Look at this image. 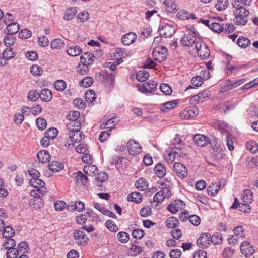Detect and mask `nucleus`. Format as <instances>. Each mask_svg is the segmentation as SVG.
<instances>
[{
	"label": "nucleus",
	"mask_w": 258,
	"mask_h": 258,
	"mask_svg": "<svg viewBox=\"0 0 258 258\" xmlns=\"http://www.w3.org/2000/svg\"><path fill=\"white\" fill-rule=\"evenodd\" d=\"M249 11L244 7H241L235 10L234 22L238 25H244L248 21Z\"/></svg>",
	"instance_id": "1"
},
{
	"label": "nucleus",
	"mask_w": 258,
	"mask_h": 258,
	"mask_svg": "<svg viewBox=\"0 0 258 258\" xmlns=\"http://www.w3.org/2000/svg\"><path fill=\"white\" fill-rule=\"evenodd\" d=\"M196 49L198 56L202 59H208L210 52L208 46L202 41H197L196 44Z\"/></svg>",
	"instance_id": "2"
},
{
	"label": "nucleus",
	"mask_w": 258,
	"mask_h": 258,
	"mask_svg": "<svg viewBox=\"0 0 258 258\" xmlns=\"http://www.w3.org/2000/svg\"><path fill=\"white\" fill-rule=\"evenodd\" d=\"M167 49L165 46H159L154 49L152 52L154 59L161 62L166 59Z\"/></svg>",
	"instance_id": "3"
},
{
	"label": "nucleus",
	"mask_w": 258,
	"mask_h": 258,
	"mask_svg": "<svg viewBox=\"0 0 258 258\" xmlns=\"http://www.w3.org/2000/svg\"><path fill=\"white\" fill-rule=\"evenodd\" d=\"M157 83L153 80H150L148 82L144 83L143 85L138 84L137 87L139 90L143 93H151L153 92L157 88Z\"/></svg>",
	"instance_id": "4"
},
{
	"label": "nucleus",
	"mask_w": 258,
	"mask_h": 258,
	"mask_svg": "<svg viewBox=\"0 0 258 258\" xmlns=\"http://www.w3.org/2000/svg\"><path fill=\"white\" fill-rule=\"evenodd\" d=\"M173 170L176 175L181 179L185 178L187 175V169L185 166L180 163H175Z\"/></svg>",
	"instance_id": "5"
},
{
	"label": "nucleus",
	"mask_w": 258,
	"mask_h": 258,
	"mask_svg": "<svg viewBox=\"0 0 258 258\" xmlns=\"http://www.w3.org/2000/svg\"><path fill=\"white\" fill-rule=\"evenodd\" d=\"M73 237L79 245H83L87 243L89 238L84 231L80 229L75 230L73 232Z\"/></svg>",
	"instance_id": "6"
},
{
	"label": "nucleus",
	"mask_w": 258,
	"mask_h": 258,
	"mask_svg": "<svg viewBox=\"0 0 258 258\" xmlns=\"http://www.w3.org/2000/svg\"><path fill=\"white\" fill-rule=\"evenodd\" d=\"M128 152L132 155H136L141 152L142 147L140 144L134 140H130L126 144Z\"/></svg>",
	"instance_id": "7"
},
{
	"label": "nucleus",
	"mask_w": 258,
	"mask_h": 258,
	"mask_svg": "<svg viewBox=\"0 0 258 258\" xmlns=\"http://www.w3.org/2000/svg\"><path fill=\"white\" fill-rule=\"evenodd\" d=\"M185 204L181 200H175L171 202L167 207V209L172 214L177 213L179 210L184 208Z\"/></svg>",
	"instance_id": "8"
},
{
	"label": "nucleus",
	"mask_w": 258,
	"mask_h": 258,
	"mask_svg": "<svg viewBox=\"0 0 258 258\" xmlns=\"http://www.w3.org/2000/svg\"><path fill=\"white\" fill-rule=\"evenodd\" d=\"M29 184L32 187L37 188L40 193L44 195V193L46 192L45 190L40 189L41 188H43L45 185V182L42 180L38 178L32 177L29 180Z\"/></svg>",
	"instance_id": "9"
},
{
	"label": "nucleus",
	"mask_w": 258,
	"mask_h": 258,
	"mask_svg": "<svg viewBox=\"0 0 258 258\" xmlns=\"http://www.w3.org/2000/svg\"><path fill=\"white\" fill-rule=\"evenodd\" d=\"M197 244L203 248L208 247V245L212 242L211 235L208 233H204L201 235L198 239Z\"/></svg>",
	"instance_id": "10"
},
{
	"label": "nucleus",
	"mask_w": 258,
	"mask_h": 258,
	"mask_svg": "<svg viewBox=\"0 0 258 258\" xmlns=\"http://www.w3.org/2000/svg\"><path fill=\"white\" fill-rule=\"evenodd\" d=\"M75 130L69 133V138L72 144L74 143L80 142L84 138V135L80 132V128H79L78 126Z\"/></svg>",
	"instance_id": "11"
},
{
	"label": "nucleus",
	"mask_w": 258,
	"mask_h": 258,
	"mask_svg": "<svg viewBox=\"0 0 258 258\" xmlns=\"http://www.w3.org/2000/svg\"><path fill=\"white\" fill-rule=\"evenodd\" d=\"M181 44L185 46H192L194 43L196 44V33H189L185 34L180 40Z\"/></svg>",
	"instance_id": "12"
},
{
	"label": "nucleus",
	"mask_w": 258,
	"mask_h": 258,
	"mask_svg": "<svg viewBox=\"0 0 258 258\" xmlns=\"http://www.w3.org/2000/svg\"><path fill=\"white\" fill-rule=\"evenodd\" d=\"M160 34L165 37H170L175 33V28L173 26L166 24L159 28Z\"/></svg>",
	"instance_id": "13"
},
{
	"label": "nucleus",
	"mask_w": 258,
	"mask_h": 258,
	"mask_svg": "<svg viewBox=\"0 0 258 258\" xmlns=\"http://www.w3.org/2000/svg\"><path fill=\"white\" fill-rule=\"evenodd\" d=\"M240 250L246 256H251L254 252V248L250 243L247 242H243L241 243Z\"/></svg>",
	"instance_id": "14"
},
{
	"label": "nucleus",
	"mask_w": 258,
	"mask_h": 258,
	"mask_svg": "<svg viewBox=\"0 0 258 258\" xmlns=\"http://www.w3.org/2000/svg\"><path fill=\"white\" fill-rule=\"evenodd\" d=\"M193 140L197 145L201 147H204L210 143L209 138L201 134L195 135L193 137Z\"/></svg>",
	"instance_id": "15"
},
{
	"label": "nucleus",
	"mask_w": 258,
	"mask_h": 258,
	"mask_svg": "<svg viewBox=\"0 0 258 258\" xmlns=\"http://www.w3.org/2000/svg\"><path fill=\"white\" fill-rule=\"evenodd\" d=\"M136 39V34L134 32H130L123 35L121 38V42L125 45H130L134 43Z\"/></svg>",
	"instance_id": "16"
},
{
	"label": "nucleus",
	"mask_w": 258,
	"mask_h": 258,
	"mask_svg": "<svg viewBox=\"0 0 258 258\" xmlns=\"http://www.w3.org/2000/svg\"><path fill=\"white\" fill-rule=\"evenodd\" d=\"M210 95V91L209 90H205L199 94L194 95L191 101L196 103L203 102Z\"/></svg>",
	"instance_id": "17"
},
{
	"label": "nucleus",
	"mask_w": 258,
	"mask_h": 258,
	"mask_svg": "<svg viewBox=\"0 0 258 258\" xmlns=\"http://www.w3.org/2000/svg\"><path fill=\"white\" fill-rule=\"evenodd\" d=\"M119 121V120L117 116L113 117L108 119L105 123L101 124L100 128L101 129L109 128V130H111V128H114V126L118 123Z\"/></svg>",
	"instance_id": "18"
},
{
	"label": "nucleus",
	"mask_w": 258,
	"mask_h": 258,
	"mask_svg": "<svg viewBox=\"0 0 258 258\" xmlns=\"http://www.w3.org/2000/svg\"><path fill=\"white\" fill-rule=\"evenodd\" d=\"M19 25L18 23L15 22L8 25L5 30V32L7 35L13 36L16 34L19 31Z\"/></svg>",
	"instance_id": "19"
},
{
	"label": "nucleus",
	"mask_w": 258,
	"mask_h": 258,
	"mask_svg": "<svg viewBox=\"0 0 258 258\" xmlns=\"http://www.w3.org/2000/svg\"><path fill=\"white\" fill-rule=\"evenodd\" d=\"M244 65H239L234 66L231 64L229 62H228L226 66V72L225 73L227 75L229 74H235L238 73L240 70L244 67Z\"/></svg>",
	"instance_id": "20"
},
{
	"label": "nucleus",
	"mask_w": 258,
	"mask_h": 258,
	"mask_svg": "<svg viewBox=\"0 0 258 258\" xmlns=\"http://www.w3.org/2000/svg\"><path fill=\"white\" fill-rule=\"evenodd\" d=\"M74 175L75 176V180L78 186L84 185L87 183V177L84 175L81 171L75 173Z\"/></svg>",
	"instance_id": "21"
},
{
	"label": "nucleus",
	"mask_w": 258,
	"mask_h": 258,
	"mask_svg": "<svg viewBox=\"0 0 258 258\" xmlns=\"http://www.w3.org/2000/svg\"><path fill=\"white\" fill-rule=\"evenodd\" d=\"M94 55L90 52H85L80 57V61L82 63L88 65L91 64L94 61Z\"/></svg>",
	"instance_id": "22"
},
{
	"label": "nucleus",
	"mask_w": 258,
	"mask_h": 258,
	"mask_svg": "<svg viewBox=\"0 0 258 258\" xmlns=\"http://www.w3.org/2000/svg\"><path fill=\"white\" fill-rule=\"evenodd\" d=\"M66 52L68 55L71 56H76L82 53V49L77 45L71 46L67 48Z\"/></svg>",
	"instance_id": "23"
},
{
	"label": "nucleus",
	"mask_w": 258,
	"mask_h": 258,
	"mask_svg": "<svg viewBox=\"0 0 258 258\" xmlns=\"http://www.w3.org/2000/svg\"><path fill=\"white\" fill-rule=\"evenodd\" d=\"M253 200V194L250 190H245L242 193L241 203L246 204H250Z\"/></svg>",
	"instance_id": "24"
},
{
	"label": "nucleus",
	"mask_w": 258,
	"mask_h": 258,
	"mask_svg": "<svg viewBox=\"0 0 258 258\" xmlns=\"http://www.w3.org/2000/svg\"><path fill=\"white\" fill-rule=\"evenodd\" d=\"M179 103L177 100H172L163 103L161 108L162 112H166L167 111L173 109Z\"/></svg>",
	"instance_id": "25"
},
{
	"label": "nucleus",
	"mask_w": 258,
	"mask_h": 258,
	"mask_svg": "<svg viewBox=\"0 0 258 258\" xmlns=\"http://www.w3.org/2000/svg\"><path fill=\"white\" fill-rule=\"evenodd\" d=\"M52 95L51 92L48 89H44L41 91L39 93V98L41 100L45 102H48L52 99Z\"/></svg>",
	"instance_id": "26"
},
{
	"label": "nucleus",
	"mask_w": 258,
	"mask_h": 258,
	"mask_svg": "<svg viewBox=\"0 0 258 258\" xmlns=\"http://www.w3.org/2000/svg\"><path fill=\"white\" fill-rule=\"evenodd\" d=\"M37 156L40 162L42 163H46L50 160V155L46 151L41 150L37 154Z\"/></svg>",
	"instance_id": "27"
},
{
	"label": "nucleus",
	"mask_w": 258,
	"mask_h": 258,
	"mask_svg": "<svg viewBox=\"0 0 258 258\" xmlns=\"http://www.w3.org/2000/svg\"><path fill=\"white\" fill-rule=\"evenodd\" d=\"M49 169L52 172H58L63 168L62 163L57 161H53L48 164Z\"/></svg>",
	"instance_id": "28"
},
{
	"label": "nucleus",
	"mask_w": 258,
	"mask_h": 258,
	"mask_svg": "<svg viewBox=\"0 0 258 258\" xmlns=\"http://www.w3.org/2000/svg\"><path fill=\"white\" fill-rule=\"evenodd\" d=\"M155 174L159 177H164L166 172V170L164 165L162 163H158L154 168Z\"/></svg>",
	"instance_id": "29"
},
{
	"label": "nucleus",
	"mask_w": 258,
	"mask_h": 258,
	"mask_svg": "<svg viewBox=\"0 0 258 258\" xmlns=\"http://www.w3.org/2000/svg\"><path fill=\"white\" fill-rule=\"evenodd\" d=\"M77 9L75 7L68 8L66 10L63 16V19L65 20L69 21L74 18V17L77 14Z\"/></svg>",
	"instance_id": "30"
},
{
	"label": "nucleus",
	"mask_w": 258,
	"mask_h": 258,
	"mask_svg": "<svg viewBox=\"0 0 258 258\" xmlns=\"http://www.w3.org/2000/svg\"><path fill=\"white\" fill-rule=\"evenodd\" d=\"M213 126L217 130L220 131L221 133H226V135L228 134L227 132V127L226 124L222 121H216L213 124Z\"/></svg>",
	"instance_id": "31"
},
{
	"label": "nucleus",
	"mask_w": 258,
	"mask_h": 258,
	"mask_svg": "<svg viewBox=\"0 0 258 258\" xmlns=\"http://www.w3.org/2000/svg\"><path fill=\"white\" fill-rule=\"evenodd\" d=\"M142 199V195L138 192H134L127 196V200L128 201L133 202L139 203L141 202Z\"/></svg>",
	"instance_id": "32"
},
{
	"label": "nucleus",
	"mask_w": 258,
	"mask_h": 258,
	"mask_svg": "<svg viewBox=\"0 0 258 258\" xmlns=\"http://www.w3.org/2000/svg\"><path fill=\"white\" fill-rule=\"evenodd\" d=\"M251 43V41L247 38L243 36L240 37L237 40V44L241 48H246Z\"/></svg>",
	"instance_id": "33"
},
{
	"label": "nucleus",
	"mask_w": 258,
	"mask_h": 258,
	"mask_svg": "<svg viewBox=\"0 0 258 258\" xmlns=\"http://www.w3.org/2000/svg\"><path fill=\"white\" fill-rule=\"evenodd\" d=\"M135 185L139 190L144 191L147 189L148 183L145 179L140 178L136 182Z\"/></svg>",
	"instance_id": "34"
},
{
	"label": "nucleus",
	"mask_w": 258,
	"mask_h": 258,
	"mask_svg": "<svg viewBox=\"0 0 258 258\" xmlns=\"http://www.w3.org/2000/svg\"><path fill=\"white\" fill-rule=\"evenodd\" d=\"M180 153L177 151H174L172 149L171 151L168 153L165 156V159L169 164L172 163L174 161L175 158L179 156Z\"/></svg>",
	"instance_id": "35"
},
{
	"label": "nucleus",
	"mask_w": 258,
	"mask_h": 258,
	"mask_svg": "<svg viewBox=\"0 0 258 258\" xmlns=\"http://www.w3.org/2000/svg\"><path fill=\"white\" fill-rule=\"evenodd\" d=\"M16 249L20 255L27 253L29 248L27 243L25 241H22L19 244Z\"/></svg>",
	"instance_id": "36"
},
{
	"label": "nucleus",
	"mask_w": 258,
	"mask_h": 258,
	"mask_svg": "<svg viewBox=\"0 0 258 258\" xmlns=\"http://www.w3.org/2000/svg\"><path fill=\"white\" fill-rule=\"evenodd\" d=\"M229 5L228 0H217L215 3V8L219 11L225 10Z\"/></svg>",
	"instance_id": "37"
},
{
	"label": "nucleus",
	"mask_w": 258,
	"mask_h": 258,
	"mask_svg": "<svg viewBox=\"0 0 258 258\" xmlns=\"http://www.w3.org/2000/svg\"><path fill=\"white\" fill-rule=\"evenodd\" d=\"M149 77V73L145 70L140 71L136 74V79L140 82H144Z\"/></svg>",
	"instance_id": "38"
},
{
	"label": "nucleus",
	"mask_w": 258,
	"mask_h": 258,
	"mask_svg": "<svg viewBox=\"0 0 258 258\" xmlns=\"http://www.w3.org/2000/svg\"><path fill=\"white\" fill-rule=\"evenodd\" d=\"M220 188V185L217 183H212L211 185L209 186L207 188V192L209 195L213 196L217 194Z\"/></svg>",
	"instance_id": "39"
},
{
	"label": "nucleus",
	"mask_w": 258,
	"mask_h": 258,
	"mask_svg": "<svg viewBox=\"0 0 258 258\" xmlns=\"http://www.w3.org/2000/svg\"><path fill=\"white\" fill-rule=\"evenodd\" d=\"M179 220L175 217L168 218L166 221V226L170 228H173L178 226Z\"/></svg>",
	"instance_id": "40"
},
{
	"label": "nucleus",
	"mask_w": 258,
	"mask_h": 258,
	"mask_svg": "<svg viewBox=\"0 0 258 258\" xmlns=\"http://www.w3.org/2000/svg\"><path fill=\"white\" fill-rule=\"evenodd\" d=\"M64 45V41L61 39H55L51 43V47L53 49H60Z\"/></svg>",
	"instance_id": "41"
},
{
	"label": "nucleus",
	"mask_w": 258,
	"mask_h": 258,
	"mask_svg": "<svg viewBox=\"0 0 258 258\" xmlns=\"http://www.w3.org/2000/svg\"><path fill=\"white\" fill-rule=\"evenodd\" d=\"M235 107V104L234 103H227L224 104L222 105L219 107V110L221 112H223L224 113H227L229 112L230 110H232L234 109Z\"/></svg>",
	"instance_id": "42"
},
{
	"label": "nucleus",
	"mask_w": 258,
	"mask_h": 258,
	"mask_svg": "<svg viewBox=\"0 0 258 258\" xmlns=\"http://www.w3.org/2000/svg\"><path fill=\"white\" fill-rule=\"evenodd\" d=\"M247 150L252 153H255L258 151V144L254 141H250L246 145Z\"/></svg>",
	"instance_id": "43"
},
{
	"label": "nucleus",
	"mask_w": 258,
	"mask_h": 258,
	"mask_svg": "<svg viewBox=\"0 0 258 258\" xmlns=\"http://www.w3.org/2000/svg\"><path fill=\"white\" fill-rule=\"evenodd\" d=\"M5 242L3 244V247L5 249L10 250L14 248L16 245V241L14 239L11 238H6Z\"/></svg>",
	"instance_id": "44"
},
{
	"label": "nucleus",
	"mask_w": 258,
	"mask_h": 258,
	"mask_svg": "<svg viewBox=\"0 0 258 258\" xmlns=\"http://www.w3.org/2000/svg\"><path fill=\"white\" fill-rule=\"evenodd\" d=\"M183 113L185 115L184 116L187 118L194 117L198 114V110L197 107H191L189 108L187 110H184Z\"/></svg>",
	"instance_id": "45"
},
{
	"label": "nucleus",
	"mask_w": 258,
	"mask_h": 258,
	"mask_svg": "<svg viewBox=\"0 0 258 258\" xmlns=\"http://www.w3.org/2000/svg\"><path fill=\"white\" fill-rule=\"evenodd\" d=\"M178 17L182 20L185 19H196V17L193 14H190L187 12V11L185 10H183L181 12H179L178 13Z\"/></svg>",
	"instance_id": "46"
},
{
	"label": "nucleus",
	"mask_w": 258,
	"mask_h": 258,
	"mask_svg": "<svg viewBox=\"0 0 258 258\" xmlns=\"http://www.w3.org/2000/svg\"><path fill=\"white\" fill-rule=\"evenodd\" d=\"M80 115V112L78 111H70L66 115V118L70 121H78L77 120Z\"/></svg>",
	"instance_id": "47"
},
{
	"label": "nucleus",
	"mask_w": 258,
	"mask_h": 258,
	"mask_svg": "<svg viewBox=\"0 0 258 258\" xmlns=\"http://www.w3.org/2000/svg\"><path fill=\"white\" fill-rule=\"evenodd\" d=\"M165 5L166 7V10L170 13H175L177 10V5L175 3L174 0L168 1Z\"/></svg>",
	"instance_id": "48"
},
{
	"label": "nucleus",
	"mask_w": 258,
	"mask_h": 258,
	"mask_svg": "<svg viewBox=\"0 0 258 258\" xmlns=\"http://www.w3.org/2000/svg\"><path fill=\"white\" fill-rule=\"evenodd\" d=\"M213 156L217 160L222 159L225 156L224 151L222 147L217 148L212 151Z\"/></svg>",
	"instance_id": "49"
},
{
	"label": "nucleus",
	"mask_w": 258,
	"mask_h": 258,
	"mask_svg": "<svg viewBox=\"0 0 258 258\" xmlns=\"http://www.w3.org/2000/svg\"><path fill=\"white\" fill-rule=\"evenodd\" d=\"M117 238L122 243H126L129 240V235L125 232H119L117 234Z\"/></svg>",
	"instance_id": "50"
},
{
	"label": "nucleus",
	"mask_w": 258,
	"mask_h": 258,
	"mask_svg": "<svg viewBox=\"0 0 258 258\" xmlns=\"http://www.w3.org/2000/svg\"><path fill=\"white\" fill-rule=\"evenodd\" d=\"M210 29L215 32L220 33L224 31V24L221 25L218 23L212 22Z\"/></svg>",
	"instance_id": "51"
},
{
	"label": "nucleus",
	"mask_w": 258,
	"mask_h": 258,
	"mask_svg": "<svg viewBox=\"0 0 258 258\" xmlns=\"http://www.w3.org/2000/svg\"><path fill=\"white\" fill-rule=\"evenodd\" d=\"M85 98L86 101L91 103L93 102L96 99L95 92L92 90L87 91L85 94Z\"/></svg>",
	"instance_id": "52"
},
{
	"label": "nucleus",
	"mask_w": 258,
	"mask_h": 258,
	"mask_svg": "<svg viewBox=\"0 0 258 258\" xmlns=\"http://www.w3.org/2000/svg\"><path fill=\"white\" fill-rule=\"evenodd\" d=\"M4 231L3 232V236L5 238H11L15 233L14 230L9 226L5 227Z\"/></svg>",
	"instance_id": "53"
},
{
	"label": "nucleus",
	"mask_w": 258,
	"mask_h": 258,
	"mask_svg": "<svg viewBox=\"0 0 258 258\" xmlns=\"http://www.w3.org/2000/svg\"><path fill=\"white\" fill-rule=\"evenodd\" d=\"M67 83L62 80L56 81L54 84V88L59 91H63L66 88Z\"/></svg>",
	"instance_id": "54"
},
{
	"label": "nucleus",
	"mask_w": 258,
	"mask_h": 258,
	"mask_svg": "<svg viewBox=\"0 0 258 258\" xmlns=\"http://www.w3.org/2000/svg\"><path fill=\"white\" fill-rule=\"evenodd\" d=\"M2 55L5 59L9 60L13 58L15 55V53L14 52L12 48L8 47L4 51Z\"/></svg>",
	"instance_id": "55"
},
{
	"label": "nucleus",
	"mask_w": 258,
	"mask_h": 258,
	"mask_svg": "<svg viewBox=\"0 0 258 258\" xmlns=\"http://www.w3.org/2000/svg\"><path fill=\"white\" fill-rule=\"evenodd\" d=\"M93 83V79L92 77H87L83 78L79 83L81 86L87 88L90 87Z\"/></svg>",
	"instance_id": "56"
},
{
	"label": "nucleus",
	"mask_w": 258,
	"mask_h": 258,
	"mask_svg": "<svg viewBox=\"0 0 258 258\" xmlns=\"http://www.w3.org/2000/svg\"><path fill=\"white\" fill-rule=\"evenodd\" d=\"M29 204L31 206L35 209H39L42 205V202L41 199L35 197L32 200H30Z\"/></svg>",
	"instance_id": "57"
},
{
	"label": "nucleus",
	"mask_w": 258,
	"mask_h": 258,
	"mask_svg": "<svg viewBox=\"0 0 258 258\" xmlns=\"http://www.w3.org/2000/svg\"><path fill=\"white\" fill-rule=\"evenodd\" d=\"M89 13L86 11H83L77 15L78 19L82 23L87 21L89 19Z\"/></svg>",
	"instance_id": "58"
},
{
	"label": "nucleus",
	"mask_w": 258,
	"mask_h": 258,
	"mask_svg": "<svg viewBox=\"0 0 258 258\" xmlns=\"http://www.w3.org/2000/svg\"><path fill=\"white\" fill-rule=\"evenodd\" d=\"M58 131L56 128H50L47 130L45 133V136L49 138L50 139H54L58 134Z\"/></svg>",
	"instance_id": "59"
},
{
	"label": "nucleus",
	"mask_w": 258,
	"mask_h": 258,
	"mask_svg": "<svg viewBox=\"0 0 258 258\" xmlns=\"http://www.w3.org/2000/svg\"><path fill=\"white\" fill-rule=\"evenodd\" d=\"M160 90L165 95H169L172 92L171 87L167 84L162 83L160 86Z\"/></svg>",
	"instance_id": "60"
},
{
	"label": "nucleus",
	"mask_w": 258,
	"mask_h": 258,
	"mask_svg": "<svg viewBox=\"0 0 258 258\" xmlns=\"http://www.w3.org/2000/svg\"><path fill=\"white\" fill-rule=\"evenodd\" d=\"M30 72L33 75L39 76L42 74L43 70L39 66L33 65L30 68Z\"/></svg>",
	"instance_id": "61"
},
{
	"label": "nucleus",
	"mask_w": 258,
	"mask_h": 258,
	"mask_svg": "<svg viewBox=\"0 0 258 258\" xmlns=\"http://www.w3.org/2000/svg\"><path fill=\"white\" fill-rule=\"evenodd\" d=\"M39 97V93L36 90H31L28 93L27 98L31 101L35 102Z\"/></svg>",
	"instance_id": "62"
},
{
	"label": "nucleus",
	"mask_w": 258,
	"mask_h": 258,
	"mask_svg": "<svg viewBox=\"0 0 258 258\" xmlns=\"http://www.w3.org/2000/svg\"><path fill=\"white\" fill-rule=\"evenodd\" d=\"M144 230L141 229H135L132 233L133 237L135 239H142L144 237Z\"/></svg>",
	"instance_id": "63"
},
{
	"label": "nucleus",
	"mask_w": 258,
	"mask_h": 258,
	"mask_svg": "<svg viewBox=\"0 0 258 258\" xmlns=\"http://www.w3.org/2000/svg\"><path fill=\"white\" fill-rule=\"evenodd\" d=\"M142 252L141 247L135 244H133L130 248V254L133 256H136Z\"/></svg>",
	"instance_id": "64"
}]
</instances>
